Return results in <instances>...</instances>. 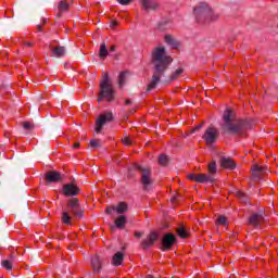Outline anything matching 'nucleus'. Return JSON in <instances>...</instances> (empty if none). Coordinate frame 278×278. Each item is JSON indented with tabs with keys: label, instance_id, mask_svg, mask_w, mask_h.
Masks as SVG:
<instances>
[{
	"label": "nucleus",
	"instance_id": "33",
	"mask_svg": "<svg viewBox=\"0 0 278 278\" xmlns=\"http://www.w3.org/2000/svg\"><path fill=\"white\" fill-rule=\"evenodd\" d=\"M208 173L210 175H214V173H216V162H212L208 164Z\"/></svg>",
	"mask_w": 278,
	"mask_h": 278
},
{
	"label": "nucleus",
	"instance_id": "14",
	"mask_svg": "<svg viewBox=\"0 0 278 278\" xmlns=\"http://www.w3.org/2000/svg\"><path fill=\"white\" fill-rule=\"evenodd\" d=\"M175 240H176L175 235L166 233L162 240L163 250L168 251V249H170V247L175 244Z\"/></svg>",
	"mask_w": 278,
	"mask_h": 278
},
{
	"label": "nucleus",
	"instance_id": "34",
	"mask_svg": "<svg viewBox=\"0 0 278 278\" xmlns=\"http://www.w3.org/2000/svg\"><path fill=\"white\" fill-rule=\"evenodd\" d=\"M2 266H3L7 270H12V261H8V260L2 261Z\"/></svg>",
	"mask_w": 278,
	"mask_h": 278
},
{
	"label": "nucleus",
	"instance_id": "32",
	"mask_svg": "<svg viewBox=\"0 0 278 278\" xmlns=\"http://www.w3.org/2000/svg\"><path fill=\"white\" fill-rule=\"evenodd\" d=\"M159 164H161V166H166V164H168V156H166V154H162L159 157Z\"/></svg>",
	"mask_w": 278,
	"mask_h": 278
},
{
	"label": "nucleus",
	"instance_id": "20",
	"mask_svg": "<svg viewBox=\"0 0 278 278\" xmlns=\"http://www.w3.org/2000/svg\"><path fill=\"white\" fill-rule=\"evenodd\" d=\"M220 164L223 168H229L230 170H233V168H236V163L230 157L223 156L220 159Z\"/></svg>",
	"mask_w": 278,
	"mask_h": 278
},
{
	"label": "nucleus",
	"instance_id": "6",
	"mask_svg": "<svg viewBox=\"0 0 278 278\" xmlns=\"http://www.w3.org/2000/svg\"><path fill=\"white\" fill-rule=\"evenodd\" d=\"M67 207L76 218H84V208L79 204V200L77 199L68 200Z\"/></svg>",
	"mask_w": 278,
	"mask_h": 278
},
{
	"label": "nucleus",
	"instance_id": "35",
	"mask_svg": "<svg viewBox=\"0 0 278 278\" xmlns=\"http://www.w3.org/2000/svg\"><path fill=\"white\" fill-rule=\"evenodd\" d=\"M177 233L180 238H188V233L186 232V229L178 228Z\"/></svg>",
	"mask_w": 278,
	"mask_h": 278
},
{
	"label": "nucleus",
	"instance_id": "49",
	"mask_svg": "<svg viewBox=\"0 0 278 278\" xmlns=\"http://www.w3.org/2000/svg\"><path fill=\"white\" fill-rule=\"evenodd\" d=\"M38 29H39V31H41V28H40V26H38Z\"/></svg>",
	"mask_w": 278,
	"mask_h": 278
},
{
	"label": "nucleus",
	"instance_id": "30",
	"mask_svg": "<svg viewBox=\"0 0 278 278\" xmlns=\"http://www.w3.org/2000/svg\"><path fill=\"white\" fill-rule=\"evenodd\" d=\"M125 79H127V72H122L118 76L119 88H123V86H125Z\"/></svg>",
	"mask_w": 278,
	"mask_h": 278
},
{
	"label": "nucleus",
	"instance_id": "31",
	"mask_svg": "<svg viewBox=\"0 0 278 278\" xmlns=\"http://www.w3.org/2000/svg\"><path fill=\"white\" fill-rule=\"evenodd\" d=\"M66 10H68V2H66V1H61L60 3H59V16H60V14H61V12H66Z\"/></svg>",
	"mask_w": 278,
	"mask_h": 278
},
{
	"label": "nucleus",
	"instance_id": "28",
	"mask_svg": "<svg viewBox=\"0 0 278 278\" xmlns=\"http://www.w3.org/2000/svg\"><path fill=\"white\" fill-rule=\"evenodd\" d=\"M100 58L102 60H105L108 58V47L105 46V43L100 45Z\"/></svg>",
	"mask_w": 278,
	"mask_h": 278
},
{
	"label": "nucleus",
	"instance_id": "40",
	"mask_svg": "<svg viewBox=\"0 0 278 278\" xmlns=\"http://www.w3.org/2000/svg\"><path fill=\"white\" fill-rule=\"evenodd\" d=\"M121 5H128L131 0H117Z\"/></svg>",
	"mask_w": 278,
	"mask_h": 278
},
{
	"label": "nucleus",
	"instance_id": "27",
	"mask_svg": "<svg viewBox=\"0 0 278 278\" xmlns=\"http://www.w3.org/2000/svg\"><path fill=\"white\" fill-rule=\"evenodd\" d=\"M210 21H218V13L214 12V10L211 9V15H207L204 20V23H210Z\"/></svg>",
	"mask_w": 278,
	"mask_h": 278
},
{
	"label": "nucleus",
	"instance_id": "16",
	"mask_svg": "<svg viewBox=\"0 0 278 278\" xmlns=\"http://www.w3.org/2000/svg\"><path fill=\"white\" fill-rule=\"evenodd\" d=\"M49 49L53 55V58H64V55H66V48L62 47V46H49Z\"/></svg>",
	"mask_w": 278,
	"mask_h": 278
},
{
	"label": "nucleus",
	"instance_id": "8",
	"mask_svg": "<svg viewBox=\"0 0 278 278\" xmlns=\"http://www.w3.org/2000/svg\"><path fill=\"white\" fill-rule=\"evenodd\" d=\"M188 179L198 184H214V176L205 174H189Z\"/></svg>",
	"mask_w": 278,
	"mask_h": 278
},
{
	"label": "nucleus",
	"instance_id": "42",
	"mask_svg": "<svg viewBox=\"0 0 278 278\" xmlns=\"http://www.w3.org/2000/svg\"><path fill=\"white\" fill-rule=\"evenodd\" d=\"M112 212H116V210H114V206L106 208V214H112Z\"/></svg>",
	"mask_w": 278,
	"mask_h": 278
},
{
	"label": "nucleus",
	"instance_id": "9",
	"mask_svg": "<svg viewBox=\"0 0 278 278\" xmlns=\"http://www.w3.org/2000/svg\"><path fill=\"white\" fill-rule=\"evenodd\" d=\"M141 8L146 12H155L160 10V2L157 0H141Z\"/></svg>",
	"mask_w": 278,
	"mask_h": 278
},
{
	"label": "nucleus",
	"instance_id": "19",
	"mask_svg": "<svg viewBox=\"0 0 278 278\" xmlns=\"http://www.w3.org/2000/svg\"><path fill=\"white\" fill-rule=\"evenodd\" d=\"M165 42L172 49H179L180 43L173 37V35H165Z\"/></svg>",
	"mask_w": 278,
	"mask_h": 278
},
{
	"label": "nucleus",
	"instance_id": "17",
	"mask_svg": "<svg viewBox=\"0 0 278 278\" xmlns=\"http://www.w3.org/2000/svg\"><path fill=\"white\" fill-rule=\"evenodd\" d=\"M156 240H157V233L155 232L150 233L147 240L142 241V249H149V247H153Z\"/></svg>",
	"mask_w": 278,
	"mask_h": 278
},
{
	"label": "nucleus",
	"instance_id": "5",
	"mask_svg": "<svg viewBox=\"0 0 278 278\" xmlns=\"http://www.w3.org/2000/svg\"><path fill=\"white\" fill-rule=\"evenodd\" d=\"M218 134L219 132H218L217 128H215L214 126H210L204 131V135L202 136V138L208 147H212V144H214V142H216V140H218Z\"/></svg>",
	"mask_w": 278,
	"mask_h": 278
},
{
	"label": "nucleus",
	"instance_id": "29",
	"mask_svg": "<svg viewBox=\"0 0 278 278\" xmlns=\"http://www.w3.org/2000/svg\"><path fill=\"white\" fill-rule=\"evenodd\" d=\"M184 73V70L182 68H178L176 70L172 76L169 77V80L168 81H175V79H177L178 77H181V74Z\"/></svg>",
	"mask_w": 278,
	"mask_h": 278
},
{
	"label": "nucleus",
	"instance_id": "48",
	"mask_svg": "<svg viewBox=\"0 0 278 278\" xmlns=\"http://www.w3.org/2000/svg\"><path fill=\"white\" fill-rule=\"evenodd\" d=\"M111 51H116V47L112 46Z\"/></svg>",
	"mask_w": 278,
	"mask_h": 278
},
{
	"label": "nucleus",
	"instance_id": "4",
	"mask_svg": "<svg viewBox=\"0 0 278 278\" xmlns=\"http://www.w3.org/2000/svg\"><path fill=\"white\" fill-rule=\"evenodd\" d=\"M193 12L198 23H204L206 16H212V7L207 2H200L193 9Z\"/></svg>",
	"mask_w": 278,
	"mask_h": 278
},
{
	"label": "nucleus",
	"instance_id": "23",
	"mask_svg": "<svg viewBox=\"0 0 278 278\" xmlns=\"http://www.w3.org/2000/svg\"><path fill=\"white\" fill-rule=\"evenodd\" d=\"M91 266L94 273H101V258L97 255L91 258Z\"/></svg>",
	"mask_w": 278,
	"mask_h": 278
},
{
	"label": "nucleus",
	"instance_id": "12",
	"mask_svg": "<svg viewBox=\"0 0 278 278\" xmlns=\"http://www.w3.org/2000/svg\"><path fill=\"white\" fill-rule=\"evenodd\" d=\"M268 173V168L260 165H254L252 167V177L255 181H260L262 179V175H266Z\"/></svg>",
	"mask_w": 278,
	"mask_h": 278
},
{
	"label": "nucleus",
	"instance_id": "25",
	"mask_svg": "<svg viewBox=\"0 0 278 278\" xmlns=\"http://www.w3.org/2000/svg\"><path fill=\"white\" fill-rule=\"evenodd\" d=\"M216 225L217 227H228L229 220L224 215H219L217 217Z\"/></svg>",
	"mask_w": 278,
	"mask_h": 278
},
{
	"label": "nucleus",
	"instance_id": "10",
	"mask_svg": "<svg viewBox=\"0 0 278 278\" xmlns=\"http://www.w3.org/2000/svg\"><path fill=\"white\" fill-rule=\"evenodd\" d=\"M264 223V212L253 213L249 218V225L255 227L256 229Z\"/></svg>",
	"mask_w": 278,
	"mask_h": 278
},
{
	"label": "nucleus",
	"instance_id": "36",
	"mask_svg": "<svg viewBox=\"0 0 278 278\" xmlns=\"http://www.w3.org/2000/svg\"><path fill=\"white\" fill-rule=\"evenodd\" d=\"M237 197L239 198V199H241V201H247V195L244 194V192H242V191H238L237 192Z\"/></svg>",
	"mask_w": 278,
	"mask_h": 278
},
{
	"label": "nucleus",
	"instance_id": "39",
	"mask_svg": "<svg viewBox=\"0 0 278 278\" xmlns=\"http://www.w3.org/2000/svg\"><path fill=\"white\" fill-rule=\"evenodd\" d=\"M90 147H92L93 149H98V147H100V143H99V141L91 140L90 141Z\"/></svg>",
	"mask_w": 278,
	"mask_h": 278
},
{
	"label": "nucleus",
	"instance_id": "45",
	"mask_svg": "<svg viewBox=\"0 0 278 278\" xmlns=\"http://www.w3.org/2000/svg\"><path fill=\"white\" fill-rule=\"evenodd\" d=\"M26 47H33L34 45L31 42H25Z\"/></svg>",
	"mask_w": 278,
	"mask_h": 278
},
{
	"label": "nucleus",
	"instance_id": "41",
	"mask_svg": "<svg viewBox=\"0 0 278 278\" xmlns=\"http://www.w3.org/2000/svg\"><path fill=\"white\" fill-rule=\"evenodd\" d=\"M116 25H118V22H116V21L111 22V24H110L111 29H114L116 27Z\"/></svg>",
	"mask_w": 278,
	"mask_h": 278
},
{
	"label": "nucleus",
	"instance_id": "46",
	"mask_svg": "<svg viewBox=\"0 0 278 278\" xmlns=\"http://www.w3.org/2000/svg\"><path fill=\"white\" fill-rule=\"evenodd\" d=\"M74 149H79V142L74 144Z\"/></svg>",
	"mask_w": 278,
	"mask_h": 278
},
{
	"label": "nucleus",
	"instance_id": "43",
	"mask_svg": "<svg viewBox=\"0 0 278 278\" xmlns=\"http://www.w3.org/2000/svg\"><path fill=\"white\" fill-rule=\"evenodd\" d=\"M201 127H203V124L198 125V126L192 130V132L194 134V131H199V129H201Z\"/></svg>",
	"mask_w": 278,
	"mask_h": 278
},
{
	"label": "nucleus",
	"instance_id": "11",
	"mask_svg": "<svg viewBox=\"0 0 278 278\" xmlns=\"http://www.w3.org/2000/svg\"><path fill=\"white\" fill-rule=\"evenodd\" d=\"M110 121H112V113H105L100 115V117L96 122L97 134H101V130L103 129V125H105V123H110Z\"/></svg>",
	"mask_w": 278,
	"mask_h": 278
},
{
	"label": "nucleus",
	"instance_id": "21",
	"mask_svg": "<svg viewBox=\"0 0 278 278\" xmlns=\"http://www.w3.org/2000/svg\"><path fill=\"white\" fill-rule=\"evenodd\" d=\"M123 260H125L123 252H116L112 260L113 266H121V264H123Z\"/></svg>",
	"mask_w": 278,
	"mask_h": 278
},
{
	"label": "nucleus",
	"instance_id": "47",
	"mask_svg": "<svg viewBox=\"0 0 278 278\" xmlns=\"http://www.w3.org/2000/svg\"><path fill=\"white\" fill-rule=\"evenodd\" d=\"M126 105H131V101L130 100H126Z\"/></svg>",
	"mask_w": 278,
	"mask_h": 278
},
{
	"label": "nucleus",
	"instance_id": "37",
	"mask_svg": "<svg viewBox=\"0 0 278 278\" xmlns=\"http://www.w3.org/2000/svg\"><path fill=\"white\" fill-rule=\"evenodd\" d=\"M23 127L24 129H34V125L29 122H24Z\"/></svg>",
	"mask_w": 278,
	"mask_h": 278
},
{
	"label": "nucleus",
	"instance_id": "24",
	"mask_svg": "<svg viewBox=\"0 0 278 278\" xmlns=\"http://www.w3.org/2000/svg\"><path fill=\"white\" fill-rule=\"evenodd\" d=\"M113 210H115V212H117V214H125V212H127V210H128V206H127V203L119 202L117 204V206H113Z\"/></svg>",
	"mask_w": 278,
	"mask_h": 278
},
{
	"label": "nucleus",
	"instance_id": "22",
	"mask_svg": "<svg viewBox=\"0 0 278 278\" xmlns=\"http://www.w3.org/2000/svg\"><path fill=\"white\" fill-rule=\"evenodd\" d=\"M125 225H127V217L125 215H121L115 219V227L117 229H125Z\"/></svg>",
	"mask_w": 278,
	"mask_h": 278
},
{
	"label": "nucleus",
	"instance_id": "1",
	"mask_svg": "<svg viewBox=\"0 0 278 278\" xmlns=\"http://www.w3.org/2000/svg\"><path fill=\"white\" fill-rule=\"evenodd\" d=\"M172 62L173 59L166 54V49L156 48L153 51L152 63L154 65V73L150 84L148 85V92H150V90H155V88H157V84H160V80L164 76V72L166 71V68H168V66H170Z\"/></svg>",
	"mask_w": 278,
	"mask_h": 278
},
{
	"label": "nucleus",
	"instance_id": "18",
	"mask_svg": "<svg viewBox=\"0 0 278 278\" xmlns=\"http://www.w3.org/2000/svg\"><path fill=\"white\" fill-rule=\"evenodd\" d=\"M159 31H168V29H173V22L170 20H162L157 24Z\"/></svg>",
	"mask_w": 278,
	"mask_h": 278
},
{
	"label": "nucleus",
	"instance_id": "26",
	"mask_svg": "<svg viewBox=\"0 0 278 278\" xmlns=\"http://www.w3.org/2000/svg\"><path fill=\"white\" fill-rule=\"evenodd\" d=\"M61 220L64 225H72L71 223V214H68V211H64L61 216Z\"/></svg>",
	"mask_w": 278,
	"mask_h": 278
},
{
	"label": "nucleus",
	"instance_id": "44",
	"mask_svg": "<svg viewBox=\"0 0 278 278\" xmlns=\"http://www.w3.org/2000/svg\"><path fill=\"white\" fill-rule=\"evenodd\" d=\"M136 238H141L142 237V233H140V232H136Z\"/></svg>",
	"mask_w": 278,
	"mask_h": 278
},
{
	"label": "nucleus",
	"instance_id": "38",
	"mask_svg": "<svg viewBox=\"0 0 278 278\" xmlns=\"http://www.w3.org/2000/svg\"><path fill=\"white\" fill-rule=\"evenodd\" d=\"M123 144H125L126 147H129V144H131V139L129 137H125L123 139Z\"/></svg>",
	"mask_w": 278,
	"mask_h": 278
},
{
	"label": "nucleus",
	"instance_id": "3",
	"mask_svg": "<svg viewBox=\"0 0 278 278\" xmlns=\"http://www.w3.org/2000/svg\"><path fill=\"white\" fill-rule=\"evenodd\" d=\"M116 91L114 90V86L112 85V80L110 79V75L104 74L102 80L100 81V93L98 101L101 102L103 99L105 101L112 102Z\"/></svg>",
	"mask_w": 278,
	"mask_h": 278
},
{
	"label": "nucleus",
	"instance_id": "7",
	"mask_svg": "<svg viewBox=\"0 0 278 278\" xmlns=\"http://www.w3.org/2000/svg\"><path fill=\"white\" fill-rule=\"evenodd\" d=\"M139 170L141 173V184L143 186V189L151 190V186L153 184V179H151V169L139 166Z\"/></svg>",
	"mask_w": 278,
	"mask_h": 278
},
{
	"label": "nucleus",
	"instance_id": "2",
	"mask_svg": "<svg viewBox=\"0 0 278 278\" xmlns=\"http://www.w3.org/2000/svg\"><path fill=\"white\" fill-rule=\"evenodd\" d=\"M223 121V129L225 131H231L232 134H236L242 129V121L236 117V113H233V110L231 109H227L224 112Z\"/></svg>",
	"mask_w": 278,
	"mask_h": 278
},
{
	"label": "nucleus",
	"instance_id": "13",
	"mask_svg": "<svg viewBox=\"0 0 278 278\" xmlns=\"http://www.w3.org/2000/svg\"><path fill=\"white\" fill-rule=\"evenodd\" d=\"M63 194H65V197H77V194H79V188L73 184L64 185Z\"/></svg>",
	"mask_w": 278,
	"mask_h": 278
},
{
	"label": "nucleus",
	"instance_id": "15",
	"mask_svg": "<svg viewBox=\"0 0 278 278\" xmlns=\"http://www.w3.org/2000/svg\"><path fill=\"white\" fill-rule=\"evenodd\" d=\"M46 179L49 184H58V181H62L64 179V176L59 172H48L46 174Z\"/></svg>",
	"mask_w": 278,
	"mask_h": 278
}]
</instances>
